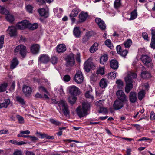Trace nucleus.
Wrapping results in <instances>:
<instances>
[{
	"label": "nucleus",
	"instance_id": "obj_1",
	"mask_svg": "<svg viewBox=\"0 0 155 155\" xmlns=\"http://www.w3.org/2000/svg\"><path fill=\"white\" fill-rule=\"evenodd\" d=\"M136 73L130 72L128 73L127 77L125 78V80L126 83L125 87V91L127 93L129 92L133 87L132 84V79L136 78L137 77Z\"/></svg>",
	"mask_w": 155,
	"mask_h": 155
},
{
	"label": "nucleus",
	"instance_id": "obj_2",
	"mask_svg": "<svg viewBox=\"0 0 155 155\" xmlns=\"http://www.w3.org/2000/svg\"><path fill=\"white\" fill-rule=\"evenodd\" d=\"M90 108V104L87 102H83L82 105V108L80 107L76 109L77 114L80 118L85 116L88 114V112Z\"/></svg>",
	"mask_w": 155,
	"mask_h": 155
},
{
	"label": "nucleus",
	"instance_id": "obj_3",
	"mask_svg": "<svg viewBox=\"0 0 155 155\" xmlns=\"http://www.w3.org/2000/svg\"><path fill=\"white\" fill-rule=\"evenodd\" d=\"M58 105L60 107V109L62 110L64 115L67 116L69 114V111L68 105L65 101L61 100L59 101Z\"/></svg>",
	"mask_w": 155,
	"mask_h": 155
},
{
	"label": "nucleus",
	"instance_id": "obj_4",
	"mask_svg": "<svg viewBox=\"0 0 155 155\" xmlns=\"http://www.w3.org/2000/svg\"><path fill=\"white\" fill-rule=\"evenodd\" d=\"M74 55L73 53H71L67 56L66 58V62L65 64L66 67L70 68L74 65Z\"/></svg>",
	"mask_w": 155,
	"mask_h": 155
},
{
	"label": "nucleus",
	"instance_id": "obj_5",
	"mask_svg": "<svg viewBox=\"0 0 155 155\" xmlns=\"http://www.w3.org/2000/svg\"><path fill=\"white\" fill-rule=\"evenodd\" d=\"M117 97V99L123 102H127L128 101V98L124 93L121 90L118 91L116 93Z\"/></svg>",
	"mask_w": 155,
	"mask_h": 155
},
{
	"label": "nucleus",
	"instance_id": "obj_6",
	"mask_svg": "<svg viewBox=\"0 0 155 155\" xmlns=\"http://www.w3.org/2000/svg\"><path fill=\"white\" fill-rule=\"evenodd\" d=\"M140 59L145 65L148 67H151L152 66V60L147 55H142Z\"/></svg>",
	"mask_w": 155,
	"mask_h": 155
},
{
	"label": "nucleus",
	"instance_id": "obj_7",
	"mask_svg": "<svg viewBox=\"0 0 155 155\" xmlns=\"http://www.w3.org/2000/svg\"><path fill=\"white\" fill-rule=\"evenodd\" d=\"M84 67L85 71L87 72H89L91 69H94L95 68L94 64L90 60L86 61L84 64Z\"/></svg>",
	"mask_w": 155,
	"mask_h": 155
},
{
	"label": "nucleus",
	"instance_id": "obj_8",
	"mask_svg": "<svg viewBox=\"0 0 155 155\" xmlns=\"http://www.w3.org/2000/svg\"><path fill=\"white\" fill-rule=\"evenodd\" d=\"M69 92L72 95H78L80 94V91L76 86L73 85L68 88Z\"/></svg>",
	"mask_w": 155,
	"mask_h": 155
},
{
	"label": "nucleus",
	"instance_id": "obj_9",
	"mask_svg": "<svg viewBox=\"0 0 155 155\" xmlns=\"http://www.w3.org/2000/svg\"><path fill=\"white\" fill-rule=\"evenodd\" d=\"M74 80L78 84H80L83 82V77L82 72L80 71H76L74 77Z\"/></svg>",
	"mask_w": 155,
	"mask_h": 155
},
{
	"label": "nucleus",
	"instance_id": "obj_10",
	"mask_svg": "<svg viewBox=\"0 0 155 155\" xmlns=\"http://www.w3.org/2000/svg\"><path fill=\"white\" fill-rule=\"evenodd\" d=\"M28 21L24 20L17 24L16 27L18 29L23 30L27 28H28Z\"/></svg>",
	"mask_w": 155,
	"mask_h": 155
},
{
	"label": "nucleus",
	"instance_id": "obj_11",
	"mask_svg": "<svg viewBox=\"0 0 155 155\" xmlns=\"http://www.w3.org/2000/svg\"><path fill=\"white\" fill-rule=\"evenodd\" d=\"M22 90L25 96L27 97H28L31 95L32 89L29 86L24 85L22 88Z\"/></svg>",
	"mask_w": 155,
	"mask_h": 155
},
{
	"label": "nucleus",
	"instance_id": "obj_12",
	"mask_svg": "<svg viewBox=\"0 0 155 155\" xmlns=\"http://www.w3.org/2000/svg\"><path fill=\"white\" fill-rule=\"evenodd\" d=\"M124 106V102L117 99L115 100L113 104V107L115 110H118L121 109Z\"/></svg>",
	"mask_w": 155,
	"mask_h": 155
},
{
	"label": "nucleus",
	"instance_id": "obj_13",
	"mask_svg": "<svg viewBox=\"0 0 155 155\" xmlns=\"http://www.w3.org/2000/svg\"><path fill=\"white\" fill-rule=\"evenodd\" d=\"M95 21L101 30H104L106 27V25L104 21L99 18H96Z\"/></svg>",
	"mask_w": 155,
	"mask_h": 155
},
{
	"label": "nucleus",
	"instance_id": "obj_14",
	"mask_svg": "<svg viewBox=\"0 0 155 155\" xmlns=\"http://www.w3.org/2000/svg\"><path fill=\"white\" fill-rule=\"evenodd\" d=\"M16 27L14 26H9L7 31L11 37L15 36L17 35Z\"/></svg>",
	"mask_w": 155,
	"mask_h": 155
},
{
	"label": "nucleus",
	"instance_id": "obj_15",
	"mask_svg": "<svg viewBox=\"0 0 155 155\" xmlns=\"http://www.w3.org/2000/svg\"><path fill=\"white\" fill-rule=\"evenodd\" d=\"M40 46L38 44H33L30 48V51L33 54H38L39 51Z\"/></svg>",
	"mask_w": 155,
	"mask_h": 155
},
{
	"label": "nucleus",
	"instance_id": "obj_16",
	"mask_svg": "<svg viewBox=\"0 0 155 155\" xmlns=\"http://www.w3.org/2000/svg\"><path fill=\"white\" fill-rule=\"evenodd\" d=\"M39 60L41 63L46 64L50 60L49 57L47 54H43L39 58Z\"/></svg>",
	"mask_w": 155,
	"mask_h": 155
},
{
	"label": "nucleus",
	"instance_id": "obj_17",
	"mask_svg": "<svg viewBox=\"0 0 155 155\" xmlns=\"http://www.w3.org/2000/svg\"><path fill=\"white\" fill-rule=\"evenodd\" d=\"M57 51L58 53H63L66 50V46L64 44H60L57 47Z\"/></svg>",
	"mask_w": 155,
	"mask_h": 155
},
{
	"label": "nucleus",
	"instance_id": "obj_18",
	"mask_svg": "<svg viewBox=\"0 0 155 155\" xmlns=\"http://www.w3.org/2000/svg\"><path fill=\"white\" fill-rule=\"evenodd\" d=\"M129 99L131 103L136 102L137 100L136 93L134 92H131L129 94Z\"/></svg>",
	"mask_w": 155,
	"mask_h": 155
},
{
	"label": "nucleus",
	"instance_id": "obj_19",
	"mask_svg": "<svg viewBox=\"0 0 155 155\" xmlns=\"http://www.w3.org/2000/svg\"><path fill=\"white\" fill-rule=\"evenodd\" d=\"M88 16V14L87 12H84L82 11L79 14V18L80 22H82L85 21Z\"/></svg>",
	"mask_w": 155,
	"mask_h": 155
},
{
	"label": "nucleus",
	"instance_id": "obj_20",
	"mask_svg": "<svg viewBox=\"0 0 155 155\" xmlns=\"http://www.w3.org/2000/svg\"><path fill=\"white\" fill-rule=\"evenodd\" d=\"M145 68L143 67L141 71V75L143 78L144 79L147 78L151 77L150 73L145 71Z\"/></svg>",
	"mask_w": 155,
	"mask_h": 155
},
{
	"label": "nucleus",
	"instance_id": "obj_21",
	"mask_svg": "<svg viewBox=\"0 0 155 155\" xmlns=\"http://www.w3.org/2000/svg\"><path fill=\"white\" fill-rule=\"evenodd\" d=\"M10 102L9 99H5L2 102H0V109L7 108L9 105Z\"/></svg>",
	"mask_w": 155,
	"mask_h": 155
},
{
	"label": "nucleus",
	"instance_id": "obj_22",
	"mask_svg": "<svg viewBox=\"0 0 155 155\" xmlns=\"http://www.w3.org/2000/svg\"><path fill=\"white\" fill-rule=\"evenodd\" d=\"M38 12L41 16H43L45 18H47L49 15L48 11L44 8H41L38 10Z\"/></svg>",
	"mask_w": 155,
	"mask_h": 155
},
{
	"label": "nucleus",
	"instance_id": "obj_23",
	"mask_svg": "<svg viewBox=\"0 0 155 155\" xmlns=\"http://www.w3.org/2000/svg\"><path fill=\"white\" fill-rule=\"evenodd\" d=\"M152 39L150 46L153 49H155V30H152Z\"/></svg>",
	"mask_w": 155,
	"mask_h": 155
},
{
	"label": "nucleus",
	"instance_id": "obj_24",
	"mask_svg": "<svg viewBox=\"0 0 155 155\" xmlns=\"http://www.w3.org/2000/svg\"><path fill=\"white\" fill-rule=\"evenodd\" d=\"M110 66L113 69H117L119 66L118 61L116 60H111L110 62Z\"/></svg>",
	"mask_w": 155,
	"mask_h": 155
},
{
	"label": "nucleus",
	"instance_id": "obj_25",
	"mask_svg": "<svg viewBox=\"0 0 155 155\" xmlns=\"http://www.w3.org/2000/svg\"><path fill=\"white\" fill-rule=\"evenodd\" d=\"M92 93V91H88L85 94L86 98L90 99L91 101H93L94 99Z\"/></svg>",
	"mask_w": 155,
	"mask_h": 155
},
{
	"label": "nucleus",
	"instance_id": "obj_26",
	"mask_svg": "<svg viewBox=\"0 0 155 155\" xmlns=\"http://www.w3.org/2000/svg\"><path fill=\"white\" fill-rule=\"evenodd\" d=\"M18 64V61L16 58H14L11 62L10 68L13 69L15 68Z\"/></svg>",
	"mask_w": 155,
	"mask_h": 155
},
{
	"label": "nucleus",
	"instance_id": "obj_27",
	"mask_svg": "<svg viewBox=\"0 0 155 155\" xmlns=\"http://www.w3.org/2000/svg\"><path fill=\"white\" fill-rule=\"evenodd\" d=\"M27 53L26 48V46L23 45H22L20 55L23 58H25Z\"/></svg>",
	"mask_w": 155,
	"mask_h": 155
},
{
	"label": "nucleus",
	"instance_id": "obj_28",
	"mask_svg": "<svg viewBox=\"0 0 155 155\" xmlns=\"http://www.w3.org/2000/svg\"><path fill=\"white\" fill-rule=\"evenodd\" d=\"M80 10L78 8H76L74 9L71 12V14L69 15L70 17L74 16L76 17L80 12Z\"/></svg>",
	"mask_w": 155,
	"mask_h": 155
},
{
	"label": "nucleus",
	"instance_id": "obj_29",
	"mask_svg": "<svg viewBox=\"0 0 155 155\" xmlns=\"http://www.w3.org/2000/svg\"><path fill=\"white\" fill-rule=\"evenodd\" d=\"M98 44L97 43H95L93 45L90 47V51L91 53H94L97 51L98 49Z\"/></svg>",
	"mask_w": 155,
	"mask_h": 155
},
{
	"label": "nucleus",
	"instance_id": "obj_30",
	"mask_svg": "<svg viewBox=\"0 0 155 155\" xmlns=\"http://www.w3.org/2000/svg\"><path fill=\"white\" fill-rule=\"evenodd\" d=\"M49 121L51 123L55 126H59L61 125V123L55 119L51 118L49 119Z\"/></svg>",
	"mask_w": 155,
	"mask_h": 155
},
{
	"label": "nucleus",
	"instance_id": "obj_31",
	"mask_svg": "<svg viewBox=\"0 0 155 155\" xmlns=\"http://www.w3.org/2000/svg\"><path fill=\"white\" fill-rule=\"evenodd\" d=\"M107 55L106 54H104L100 58V62L101 64H104V63L107 62Z\"/></svg>",
	"mask_w": 155,
	"mask_h": 155
},
{
	"label": "nucleus",
	"instance_id": "obj_32",
	"mask_svg": "<svg viewBox=\"0 0 155 155\" xmlns=\"http://www.w3.org/2000/svg\"><path fill=\"white\" fill-rule=\"evenodd\" d=\"M16 99L17 102L21 105H24L26 104V102L24 100L21 96H16Z\"/></svg>",
	"mask_w": 155,
	"mask_h": 155
},
{
	"label": "nucleus",
	"instance_id": "obj_33",
	"mask_svg": "<svg viewBox=\"0 0 155 155\" xmlns=\"http://www.w3.org/2000/svg\"><path fill=\"white\" fill-rule=\"evenodd\" d=\"M77 99L76 97L73 96H69L68 98V102L72 105L75 104Z\"/></svg>",
	"mask_w": 155,
	"mask_h": 155
},
{
	"label": "nucleus",
	"instance_id": "obj_34",
	"mask_svg": "<svg viewBox=\"0 0 155 155\" xmlns=\"http://www.w3.org/2000/svg\"><path fill=\"white\" fill-rule=\"evenodd\" d=\"M99 84L100 87L102 88L106 87L107 85L106 80L104 78L101 79L100 81Z\"/></svg>",
	"mask_w": 155,
	"mask_h": 155
},
{
	"label": "nucleus",
	"instance_id": "obj_35",
	"mask_svg": "<svg viewBox=\"0 0 155 155\" xmlns=\"http://www.w3.org/2000/svg\"><path fill=\"white\" fill-rule=\"evenodd\" d=\"M38 27V24L37 23H34L31 24L28 21V28L31 30H34L36 29Z\"/></svg>",
	"mask_w": 155,
	"mask_h": 155
},
{
	"label": "nucleus",
	"instance_id": "obj_36",
	"mask_svg": "<svg viewBox=\"0 0 155 155\" xmlns=\"http://www.w3.org/2000/svg\"><path fill=\"white\" fill-rule=\"evenodd\" d=\"M6 15V18L7 20L11 23H12L14 20V16L12 15L9 14V13L8 15Z\"/></svg>",
	"mask_w": 155,
	"mask_h": 155
},
{
	"label": "nucleus",
	"instance_id": "obj_37",
	"mask_svg": "<svg viewBox=\"0 0 155 155\" xmlns=\"http://www.w3.org/2000/svg\"><path fill=\"white\" fill-rule=\"evenodd\" d=\"M21 44L20 45L16 46L14 50V54L15 55H17L18 54H20L21 50Z\"/></svg>",
	"mask_w": 155,
	"mask_h": 155
},
{
	"label": "nucleus",
	"instance_id": "obj_38",
	"mask_svg": "<svg viewBox=\"0 0 155 155\" xmlns=\"http://www.w3.org/2000/svg\"><path fill=\"white\" fill-rule=\"evenodd\" d=\"M8 84L4 83L0 84V92H4L6 90V88L8 86Z\"/></svg>",
	"mask_w": 155,
	"mask_h": 155
},
{
	"label": "nucleus",
	"instance_id": "obj_39",
	"mask_svg": "<svg viewBox=\"0 0 155 155\" xmlns=\"http://www.w3.org/2000/svg\"><path fill=\"white\" fill-rule=\"evenodd\" d=\"M79 27H75L73 31V32L75 37H79L80 36V31Z\"/></svg>",
	"mask_w": 155,
	"mask_h": 155
},
{
	"label": "nucleus",
	"instance_id": "obj_40",
	"mask_svg": "<svg viewBox=\"0 0 155 155\" xmlns=\"http://www.w3.org/2000/svg\"><path fill=\"white\" fill-rule=\"evenodd\" d=\"M9 142L11 143L16 144L18 145H21L26 144V143L23 141L18 142L16 140H10Z\"/></svg>",
	"mask_w": 155,
	"mask_h": 155
},
{
	"label": "nucleus",
	"instance_id": "obj_41",
	"mask_svg": "<svg viewBox=\"0 0 155 155\" xmlns=\"http://www.w3.org/2000/svg\"><path fill=\"white\" fill-rule=\"evenodd\" d=\"M0 13L2 14L8 15L9 13V11L3 6H0Z\"/></svg>",
	"mask_w": 155,
	"mask_h": 155
},
{
	"label": "nucleus",
	"instance_id": "obj_42",
	"mask_svg": "<svg viewBox=\"0 0 155 155\" xmlns=\"http://www.w3.org/2000/svg\"><path fill=\"white\" fill-rule=\"evenodd\" d=\"M137 10L135 9L131 13V17L130 18V20H133L135 19L137 16Z\"/></svg>",
	"mask_w": 155,
	"mask_h": 155
},
{
	"label": "nucleus",
	"instance_id": "obj_43",
	"mask_svg": "<svg viewBox=\"0 0 155 155\" xmlns=\"http://www.w3.org/2000/svg\"><path fill=\"white\" fill-rule=\"evenodd\" d=\"M116 73L115 72H110L107 74V77L108 78L111 79H114L116 75Z\"/></svg>",
	"mask_w": 155,
	"mask_h": 155
},
{
	"label": "nucleus",
	"instance_id": "obj_44",
	"mask_svg": "<svg viewBox=\"0 0 155 155\" xmlns=\"http://www.w3.org/2000/svg\"><path fill=\"white\" fill-rule=\"evenodd\" d=\"M58 60V58L55 56H53L51 57L50 59L51 63L54 65H55L57 63Z\"/></svg>",
	"mask_w": 155,
	"mask_h": 155
},
{
	"label": "nucleus",
	"instance_id": "obj_45",
	"mask_svg": "<svg viewBox=\"0 0 155 155\" xmlns=\"http://www.w3.org/2000/svg\"><path fill=\"white\" fill-rule=\"evenodd\" d=\"M132 44V41L130 39H128L124 43V45L126 48H129Z\"/></svg>",
	"mask_w": 155,
	"mask_h": 155
},
{
	"label": "nucleus",
	"instance_id": "obj_46",
	"mask_svg": "<svg viewBox=\"0 0 155 155\" xmlns=\"http://www.w3.org/2000/svg\"><path fill=\"white\" fill-rule=\"evenodd\" d=\"M145 96V92L144 91H142L139 92L138 94V97L140 100H142Z\"/></svg>",
	"mask_w": 155,
	"mask_h": 155
},
{
	"label": "nucleus",
	"instance_id": "obj_47",
	"mask_svg": "<svg viewBox=\"0 0 155 155\" xmlns=\"http://www.w3.org/2000/svg\"><path fill=\"white\" fill-rule=\"evenodd\" d=\"M121 0H116L114 2V6L115 8H119L121 5Z\"/></svg>",
	"mask_w": 155,
	"mask_h": 155
},
{
	"label": "nucleus",
	"instance_id": "obj_48",
	"mask_svg": "<svg viewBox=\"0 0 155 155\" xmlns=\"http://www.w3.org/2000/svg\"><path fill=\"white\" fill-rule=\"evenodd\" d=\"M116 83L117 84L118 87L121 89L123 86V83L120 79L117 80L116 81Z\"/></svg>",
	"mask_w": 155,
	"mask_h": 155
},
{
	"label": "nucleus",
	"instance_id": "obj_49",
	"mask_svg": "<svg viewBox=\"0 0 155 155\" xmlns=\"http://www.w3.org/2000/svg\"><path fill=\"white\" fill-rule=\"evenodd\" d=\"M105 44L110 48H112L113 46L111 44V41L110 39H107L105 41Z\"/></svg>",
	"mask_w": 155,
	"mask_h": 155
},
{
	"label": "nucleus",
	"instance_id": "obj_50",
	"mask_svg": "<svg viewBox=\"0 0 155 155\" xmlns=\"http://www.w3.org/2000/svg\"><path fill=\"white\" fill-rule=\"evenodd\" d=\"M16 117L19 123L23 124L24 123V118L21 116L17 115Z\"/></svg>",
	"mask_w": 155,
	"mask_h": 155
},
{
	"label": "nucleus",
	"instance_id": "obj_51",
	"mask_svg": "<svg viewBox=\"0 0 155 155\" xmlns=\"http://www.w3.org/2000/svg\"><path fill=\"white\" fill-rule=\"evenodd\" d=\"M128 53V51L127 50H122L118 54H120L122 57L125 58Z\"/></svg>",
	"mask_w": 155,
	"mask_h": 155
},
{
	"label": "nucleus",
	"instance_id": "obj_52",
	"mask_svg": "<svg viewBox=\"0 0 155 155\" xmlns=\"http://www.w3.org/2000/svg\"><path fill=\"white\" fill-rule=\"evenodd\" d=\"M4 35H3L0 37V48H1L3 46L4 41Z\"/></svg>",
	"mask_w": 155,
	"mask_h": 155
},
{
	"label": "nucleus",
	"instance_id": "obj_53",
	"mask_svg": "<svg viewBox=\"0 0 155 155\" xmlns=\"http://www.w3.org/2000/svg\"><path fill=\"white\" fill-rule=\"evenodd\" d=\"M26 8L27 10L29 13H32V11L33 10V7L31 5H28L26 6Z\"/></svg>",
	"mask_w": 155,
	"mask_h": 155
},
{
	"label": "nucleus",
	"instance_id": "obj_54",
	"mask_svg": "<svg viewBox=\"0 0 155 155\" xmlns=\"http://www.w3.org/2000/svg\"><path fill=\"white\" fill-rule=\"evenodd\" d=\"M89 38V37L87 36H87H84L82 38V42L86 44L88 41Z\"/></svg>",
	"mask_w": 155,
	"mask_h": 155
},
{
	"label": "nucleus",
	"instance_id": "obj_55",
	"mask_svg": "<svg viewBox=\"0 0 155 155\" xmlns=\"http://www.w3.org/2000/svg\"><path fill=\"white\" fill-rule=\"evenodd\" d=\"M99 112L100 113H106L107 112V110L106 108L100 107Z\"/></svg>",
	"mask_w": 155,
	"mask_h": 155
},
{
	"label": "nucleus",
	"instance_id": "obj_56",
	"mask_svg": "<svg viewBox=\"0 0 155 155\" xmlns=\"http://www.w3.org/2000/svg\"><path fill=\"white\" fill-rule=\"evenodd\" d=\"M104 101L103 100H100L96 103V105L101 107L104 104Z\"/></svg>",
	"mask_w": 155,
	"mask_h": 155
},
{
	"label": "nucleus",
	"instance_id": "obj_57",
	"mask_svg": "<svg viewBox=\"0 0 155 155\" xmlns=\"http://www.w3.org/2000/svg\"><path fill=\"white\" fill-rule=\"evenodd\" d=\"M70 77L68 75H65L63 78L64 80L66 82H68L70 80Z\"/></svg>",
	"mask_w": 155,
	"mask_h": 155
},
{
	"label": "nucleus",
	"instance_id": "obj_58",
	"mask_svg": "<svg viewBox=\"0 0 155 155\" xmlns=\"http://www.w3.org/2000/svg\"><path fill=\"white\" fill-rule=\"evenodd\" d=\"M97 73L98 74H100L101 75H103L104 74V68H100L98 70Z\"/></svg>",
	"mask_w": 155,
	"mask_h": 155
},
{
	"label": "nucleus",
	"instance_id": "obj_59",
	"mask_svg": "<svg viewBox=\"0 0 155 155\" xmlns=\"http://www.w3.org/2000/svg\"><path fill=\"white\" fill-rule=\"evenodd\" d=\"M142 36L143 38L147 41L149 40L148 39V36L147 34L145 32H143L142 33Z\"/></svg>",
	"mask_w": 155,
	"mask_h": 155
},
{
	"label": "nucleus",
	"instance_id": "obj_60",
	"mask_svg": "<svg viewBox=\"0 0 155 155\" xmlns=\"http://www.w3.org/2000/svg\"><path fill=\"white\" fill-rule=\"evenodd\" d=\"M39 89L40 91H42L46 93H47L46 89L42 86H39Z\"/></svg>",
	"mask_w": 155,
	"mask_h": 155
},
{
	"label": "nucleus",
	"instance_id": "obj_61",
	"mask_svg": "<svg viewBox=\"0 0 155 155\" xmlns=\"http://www.w3.org/2000/svg\"><path fill=\"white\" fill-rule=\"evenodd\" d=\"M8 130H0V135L8 134Z\"/></svg>",
	"mask_w": 155,
	"mask_h": 155
},
{
	"label": "nucleus",
	"instance_id": "obj_62",
	"mask_svg": "<svg viewBox=\"0 0 155 155\" xmlns=\"http://www.w3.org/2000/svg\"><path fill=\"white\" fill-rule=\"evenodd\" d=\"M150 117L152 120H153L155 119V114L154 112L153 111L151 112Z\"/></svg>",
	"mask_w": 155,
	"mask_h": 155
},
{
	"label": "nucleus",
	"instance_id": "obj_63",
	"mask_svg": "<svg viewBox=\"0 0 155 155\" xmlns=\"http://www.w3.org/2000/svg\"><path fill=\"white\" fill-rule=\"evenodd\" d=\"M14 155H23L22 152L20 150H17L14 152Z\"/></svg>",
	"mask_w": 155,
	"mask_h": 155
},
{
	"label": "nucleus",
	"instance_id": "obj_64",
	"mask_svg": "<svg viewBox=\"0 0 155 155\" xmlns=\"http://www.w3.org/2000/svg\"><path fill=\"white\" fill-rule=\"evenodd\" d=\"M116 49L117 52L119 54L122 50L121 49V47L120 45H118L116 47Z\"/></svg>",
	"mask_w": 155,
	"mask_h": 155
}]
</instances>
